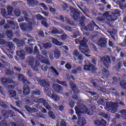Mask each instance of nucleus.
Listing matches in <instances>:
<instances>
[{
  "label": "nucleus",
  "instance_id": "nucleus-44",
  "mask_svg": "<svg viewBox=\"0 0 126 126\" xmlns=\"http://www.w3.org/2000/svg\"><path fill=\"white\" fill-rule=\"evenodd\" d=\"M10 95H11V97L13 98V97H15L16 96V92L13 90H9L8 91Z\"/></svg>",
  "mask_w": 126,
  "mask_h": 126
},
{
  "label": "nucleus",
  "instance_id": "nucleus-52",
  "mask_svg": "<svg viewBox=\"0 0 126 126\" xmlns=\"http://www.w3.org/2000/svg\"><path fill=\"white\" fill-rule=\"evenodd\" d=\"M88 27L89 28V30H90V31H93L94 29V26L92 24H89L88 25Z\"/></svg>",
  "mask_w": 126,
  "mask_h": 126
},
{
  "label": "nucleus",
  "instance_id": "nucleus-60",
  "mask_svg": "<svg viewBox=\"0 0 126 126\" xmlns=\"http://www.w3.org/2000/svg\"><path fill=\"white\" fill-rule=\"evenodd\" d=\"M56 109H59V111H63V109H64V107L63 106V105H60L59 106H58L56 105Z\"/></svg>",
  "mask_w": 126,
  "mask_h": 126
},
{
  "label": "nucleus",
  "instance_id": "nucleus-2",
  "mask_svg": "<svg viewBox=\"0 0 126 126\" xmlns=\"http://www.w3.org/2000/svg\"><path fill=\"white\" fill-rule=\"evenodd\" d=\"M71 12L73 13V15L72 16V17L74 20H78L79 19L80 25L82 27H84L85 25V20H86V17L85 16H82L81 17L80 16V12L78 11V10L72 7L70 8Z\"/></svg>",
  "mask_w": 126,
  "mask_h": 126
},
{
  "label": "nucleus",
  "instance_id": "nucleus-26",
  "mask_svg": "<svg viewBox=\"0 0 126 126\" xmlns=\"http://www.w3.org/2000/svg\"><path fill=\"white\" fill-rule=\"evenodd\" d=\"M1 114L3 115L5 119H8V117H9V114H10V112L7 111L5 110H2L1 111Z\"/></svg>",
  "mask_w": 126,
  "mask_h": 126
},
{
  "label": "nucleus",
  "instance_id": "nucleus-17",
  "mask_svg": "<svg viewBox=\"0 0 126 126\" xmlns=\"http://www.w3.org/2000/svg\"><path fill=\"white\" fill-rule=\"evenodd\" d=\"M17 55L19 57L20 59L21 60H24L25 59V51L23 50H20V51H17Z\"/></svg>",
  "mask_w": 126,
  "mask_h": 126
},
{
  "label": "nucleus",
  "instance_id": "nucleus-51",
  "mask_svg": "<svg viewBox=\"0 0 126 126\" xmlns=\"http://www.w3.org/2000/svg\"><path fill=\"white\" fill-rule=\"evenodd\" d=\"M33 53H34V54H35L36 55H39V53L40 52H39V50H38V46H35L34 47V50H33Z\"/></svg>",
  "mask_w": 126,
  "mask_h": 126
},
{
  "label": "nucleus",
  "instance_id": "nucleus-64",
  "mask_svg": "<svg viewBox=\"0 0 126 126\" xmlns=\"http://www.w3.org/2000/svg\"><path fill=\"white\" fill-rule=\"evenodd\" d=\"M23 82V83L24 84H30V82L28 81L27 79H24L22 81Z\"/></svg>",
  "mask_w": 126,
  "mask_h": 126
},
{
  "label": "nucleus",
  "instance_id": "nucleus-31",
  "mask_svg": "<svg viewBox=\"0 0 126 126\" xmlns=\"http://www.w3.org/2000/svg\"><path fill=\"white\" fill-rule=\"evenodd\" d=\"M1 13L3 16V17H4L5 18H6L7 17L8 14L6 13V10L5 8L1 9Z\"/></svg>",
  "mask_w": 126,
  "mask_h": 126
},
{
  "label": "nucleus",
  "instance_id": "nucleus-30",
  "mask_svg": "<svg viewBox=\"0 0 126 126\" xmlns=\"http://www.w3.org/2000/svg\"><path fill=\"white\" fill-rule=\"evenodd\" d=\"M25 108L29 113H32V112L36 111V108H31L30 106H25Z\"/></svg>",
  "mask_w": 126,
  "mask_h": 126
},
{
  "label": "nucleus",
  "instance_id": "nucleus-41",
  "mask_svg": "<svg viewBox=\"0 0 126 126\" xmlns=\"http://www.w3.org/2000/svg\"><path fill=\"white\" fill-rule=\"evenodd\" d=\"M51 97L54 100V101H59L60 100V97H59V96H58L57 95V94H53L52 95H51Z\"/></svg>",
  "mask_w": 126,
  "mask_h": 126
},
{
  "label": "nucleus",
  "instance_id": "nucleus-42",
  "mask_svg": "<svg viewBox=\"0 0 126 126\" xmlns=\"http://www.w3.org/2000/svg\"><path fill=\"white\" fill-rule=\"evenodd\" d=\"M13 110H15L16 112H18L20 114V115H22V116L23 117V118H25V115H24V113H23L22 112L20 111V110H18L17 108L14 107V106L11 107Z\"/></svg>",
  "mask_w": 126,
  "mask_h": 126
},
{
  "label": "nucleus",
  "instance_id": "nucleus-24",
  "mask_svg": "<svg viewBox=\"0 0 126 126\" xmlns=\"http://www.w3.org/2000/svg\"><path fill=\"white\" fill-rule=\"evenodd\" d=\"M6 47L8 48V51H12V49H13V47H14V45H13V43L12 42H7L6 43Z\"/></svg>",
  "mask_w": 126,
  "mask_h": 126
},
{
  "label": "nucleus",
  "instance_id": "nucleus-38",
  "mask_svg": "<svg viewBox=\"0 0 126 126\" xmlns=\"http://www.w3.org/2000/svg\"><path fill=\"white\" fill-rule=\"evenodd\" d=\"M120 113L122 116V118L124 119V120H126V109H123L120 111Z\"/></svg>",
  "mask_w": 126,
  "mask_h": 126
},
{
  "label": "nucleus",
  "instance_id": "nucleus-36",
  "mask_svg": "<svg viewBox=\"0 0 126 126\" xmlns=\"http://www.w3.org/2000/svg\"><path fill=\"white\" fill-rule=\"evenodd\" d=\"M109 17H110V19H109L110 21H116V20L118 19V16H116V14L110 15Z\"/></svg>",
  "mask_w": 126,
  "mask_h": 126
},
{
  "label": "nucleus",
  "instance_id": "nucleus-58",
  "mask_svg": "<svg viewBox=\"0 0 126 126\" xmlns=\"http://www.w3.org/2000/svg\"><path fill=\"white\" fill-rule=\"evenodd\" d=\"M36 17L38 20H42V19H44V17L40 14L36 15Z\"/></svg>",
  "mask_w": 126,
  "mask_h": 126
},
{
  "label": "nucleus",
  "instance_id": "nucleus-59",
  "mask_svg": "<svg viewBox=\"0 0 126 126\" xmlns=\"http://www.w3.org/2000/svg\"><path fill=\"white\" fill-rule=\"evenodd\" d=\"M0 106L2 108H6L7 106L3 101H0Z\"/></svg>",
  "mask_w": 126,
  "mask_h": 126
},
{
  "label": "nucleus",
  "instance_id": "nucleus-11",
  "mask_svg": "<svg viewBox=\"0 0 126 126\" xmlns=\"http://www.w3.org/2000/svg\"><path fill=\"white\" fill-rule=\"evenodd\" d=\"M97 44L101 48H106L107 47V38L101 37L98 40Z\"/></svg>",
  "mask_w": 126,
  "mask_h": 126
},
{
  "label": "nucleus",
  "instance_id": "nucleus-14",
  "mask_svg": "<svg viewBox=\"0 0 126 126\" xmlns=\"http://www.w3.org/2000/svg\"><path fill=\"white\" fill-rule=\"evenodd\" d=\"M52 87L54 91L57 92V93H61V92L63 91V87L62 86L54 84L53 85Z\"/></svg>",
  "mask_w": 126,
  "mask_h": 126
},
{
  "label": "nucleus",
  "instance_id": "nucleus-23",
  "mask_svg": "<svg viewBox=\"0 0 126 126\" xmlns=\"http://www.w3.org/2000/svg\"><path fill=\"white\" fill-rule=\"evenodd\" d=\"M6 8L8 15H9L10 16L12 15V12H13V9H14L13 7H12V6L9 5L7 6Z\"/></svg>",
  "mask_w": 126,
  "mask_h": 126
},
{
  "label": "nucleus",
  "instance_id": "nucleus-5",
  "mask_svg": "<svg viewBox=\"0 0 126 126\" xmlns=\"http://www.w3.org/2000/svg\"><path fill=\"white\" fill-rule=\"evenodd\" d=\"M33 23L29 22L28 24L26 23L20 24V27L23 31H27V30H33Z\"/></svg>",
  "mask_w": 126,
  "mask_h": 126
},
{
  "label": "nucleus",
  "instance_id": "nucleus-35",
  "mask_svg": "<svg viewBox=\"0 0 126 126\" xmlns=\"http://www.w3.org/2000/svg\"><path fill=\"white\" fill-rule=\"evenodd\" d=\"M50 69H51V72H54L57 75V76H59V75H60L59 72L57 71V69H56V68H55L54 66H51L50 67Z\"/></svg>",
  "mask_w": 126,
  "mask_h": 126
},
{
  "label": "nucleus",
  "instance_id": "nucleus-27",
  "mask_svg": "<svg viewBox=\"0 0 126 126\" xmlns=\"http://www.w3.org/2000/svg\"><path fill=\"white\" fill-rule=\"evenodd\" d=\"M77 124L79 126H84L85 125H86V120L81 119L77 122Z\"/></svg>",
  "mask_w": 126,
  "mask_h": 126
},
{
  "label": "nucleus",
  "instance_id": "nucleus-54",
  "mask_svg": "<svg viewBox=\"0 0 126 126\" xmlns=\"http://www.w3.org/2000/svg\"><path fill=\"white\" fill-rule=\"evenodd\" d=\"M51 33H52V34H59L60 32L59 31V30H58V29L55 28L52 30V31H51Z\"/></svg>",
  "mask_w": 126,
  "mask_h": 126
},
{
  "label": "nucleus",
  "instance_id": "nucleus-18",
  "mask_svg": "<svg viewBox=\"0 0 126 126\" xmlns=\"http://www.w3.org/2000/svg\"><path fill=\"white\" fill-rule=\"evenodd\" d=\"M23 94L25 96H27V95H29L30 94V88H29V86L27 85H25L23 87Z\"/></svg>",
  "mask_w": 126,
  "mask_h": 126
},
{
  "label": "nucleus",
  "instance_id": "nucleus-28",
  "mask_svg": "<svg viewBox=\"0 0 126 126\" xmlns=\"http://www.w3.org/2000/svg\"><path fill=\"white\" fill-rule=\"evenodd\" d=\"M52 43L54 44V45H57V46H62L63 45V42L59 41V40L56 38L52 39Z\"/></svg>",
  "mask_w": 126,
  "mask_h": 126
},
{
  "label": "nucleus",
  "instance_id": "nucleus-62",
  "mask_svg": "<svg viewBox=\"0 0 126 126\" xmlns=\"http://www.w3.org/2000/svg\"><path fill=\"white\" fill-rule=\"evenodd\" d=\"M65 67H66V68L67 69H71V65H70V64L67 63H66V64L65 65Z\"/></svg>",
  "mask_w": 126,
  "mask_h": 126
},
{
  "label": "nucleus",
  "instance_id": "nucleus-13",
  "mask_svg": "<svg viewBox=\"0 0 126 126\" xmlns=\"http://www.w3.org/2000/svg\"><path fill=\"white\" fill-rule=\"evenodd\" d=\"M79 50L82 53V54H84L86 57L89 58V57H91V55L88 54L89 53V50L88 49V46L87 47H83L81 46L79 47Z\"/></svg>",
  "mask_w": 126,
  "mask_h": 126
},
{
  "label": "nucleus",
  "instance_id": "nucleus-57",
  "mask_svg": "<svg viewBox=\"0 0 126 126\" xmlns=\"http://www.w3.org/2000/svg\"><path fill=\"white\" fill-rule=\"evenodd\" d=\"M41 69L43 71H47V70H48V66H45V65H41Z\"/></svg>",
  "mask_w": 126,
  "mask_h": 126
},
{
  "label": "nucleus",
  "instance_id": "nucleus-63",
  "mask_svg": "<svg viewBox=\"0 0 126 126\" xmlns=\"http://www.w3.org/2000/svg\"><path fill=\"white\" fill-rule=\"evenodd\" d=\"M66 38H67V35H66V34H63L61 36V39H62L63 41H64Z\"/></svg>",
  "mask_w": 126,
  "mask_h": 126
},
{
  "label": "nucleus",
  "instance_id": "nucleus-16",
  "mask_svg": "<svg viewBox=\"0 0 126 126\" xmlns=\"http://www.w3.org/2000/svg\"><path fill=\"white\" fill-rule=\"evenodd\" d=\"M70 86L74 93L76 94L79 93V91H78V88L76 87V85L73 82H70Z\"/></svg>",
  "mask_w": 126,
  "mask_h": 126
},
{
  "label": "nucleus",
  "instance_id": "nucleus-1",
  "mask_svg": "<svg viewBox=\"0 0 126 126\" xmlns=\"http://www.w3.org/2000/svg\"><path fill=\"white\" fill-rule=\"evenodd\" d=\"M89 110L85 105L83 107L76 106L75 107V110L78 118L81 116V114H84L85 112L89 116H92V115L94 114L95 110H96V106L94 105L91 104Z\"/></svg>",
  "mask_w": 126,
  "mask_h": 126
},
{
  "label": "nucleus",
  "instance_id": "nucleus-10",
  "mask_svg": "<svg viewBox=\"0 0 126 126\" xmlns=\"http://www.w3.org/2000/svg\"><path fill=\"white\" fill-rule=\"evenodd\" d=\"M37 82L39 83L41 86L45 88V90H49V88L48 87H50V84L45 79H38Z\"/></svg>",
  "mask_w": 126,
  "mask_h": 126
},
{
  "label": "nucleus",
  "instance_id": "nucleus-61",
  "mask_svg": "<svg viewBox=\"0 0 126 126\" xmlns=\"http://www.w3.org/2000/svg\"><path fill=\"white\" fill-rule=\"evenodd\" d=\"M112 79L113 80V83L114 84H115V83H117L118 81H119V79H118V78H117L116 77H113Z\"/></svg>",
  "mask_w": 126,
  "mask_h": 126
},
{
  "label": "nucleus",
  "instance_id": "nucleus-7",
  "mask_svg": "<svg viewBox=\"0 0 126 126\" xmlns=\"http://www.w3.org/2000/svg\"><path fill=\"white\" fill-rule=\"evenodd\" d=\"M100 60L103 63L106 68H109L110 63H111V58L109 56H105L100 58Z\"/></svg>",
  "mask_w": 126,
  "mask_h": 126
},
{
  "label": "nucleus",
  "instance_id": "nucleus-4",
  "mask_svg": "<svg viewBox=\"0 0 126 126\" xmlns=\"http://www.w3.org/2000/svg\"><path fill=\"white\" fill-rule=\"evenodd\" d=\"M28 63L30 65H31L32 68L35 70V71H38L39 69H38V66L40 65V63L38 61L35 62V64L34 65V62L35 60H34V57L31 56L28 58Z\"/></svg>",
  "mask_w": 126,
  "mask_h": 126
},
{
  "label": "nucleus",
  "instance_id": "nucleus-3",
  "mask_svg": "<svg viewBox=\"0 0 126 126\" xmlns=\"http://www.w3.org/2000/svg\"><path fill=\"white\" fill-rule=\"evenodd\" d=\"M119 103L107 101L106 102L105 109L106 111H111L112 113H116L118 111Z\"/></svg>",
  "mask_w": 126,
  "mask_h": 126
},
{
  "label": "nucleus",
  "instance_id": "nucleus-22",
  "mask_svg": "<svg viewBox=\"0 0 126 126\" xmlns=\"http://www.w3.org/2000/svg\"><path fill=\"white\" fill-rule=\"evenodd\" d=\"M8 24H9V25H11L13 29H18V28H19L18 27V25H17V24L14 23V22L12 21H8Z\"/></svg>",
  "mask_w": 126,
  "mask_h": 126
},
{
  "label": "nucleus",
  "instance_id": "nucleus-55",
  "mask_svg": "<svg viewBox=\"0 0 126 126\" xmlns=\"http://www.w3.org/2000/svg\"><path fill=\"white\" fill-rule=\"evenodd\" d=\"M56 19H60V20H61L62 22H64V18H63V16L60 15V17H55Z\"/></svg>",
  "mask_w": 126,
  "mask_h": 126
},
{
  "label": "nucleus",
  "instance_id": "nucleus-56",
  "mask_svg": "<svg viewBox=\"0 0 126 126\" xmlns=\"http://www.w3.org/2000/svg\"><path fill=\"white\" fill-rule=\"evenodd\" d=\"M99 116H101V117H103V118H104L105 119H108V114L104 112L100 113Z\"/></svg>",
  "mask_w": 126,
  "mask_h": 126
},
{
  "label": "nucleus",
  "instance_id": "nucleus-25",
  "mask_svg": "<svg viewBox=\"0 0 126 126\" xmlns=\"http://www.w3.org/2000/svg\"><path fill=\"white\" fill-rule=\"evenodd\" d=\"M5 34L7 36V38H8V39H12V37H13V32H12V31L8 30L6 31Z\"/></svg>",
  "mask_w": 126,
  "mask_h": 126
},
{
  "label": "nucleus",
  "instance_id": "nucleus-47",
  "mask_svg": "<svg viewBox=\"0 0 126 126\" xmlns=\"http://www.w3.org/2000/svg\"><path fill=\"white\" fill-rule=\"evenodd\" d=\"M0 125L2 126H10V125L9 123H6V121L5 120H3L1 121Z\"/></svg>",
  "mask_w": 126,
  "mask_h": 126
},
{
  "label": "nucleus",
  "instance_id": "nucleus-37",
  "mask_svg": "<svg viewBox=\"0 0 126 126\" xmlns=\"http://www.w3.org/2000/svg\"><path fill=\"white\" fill-rule=\"evenodd\" d=\"M122 66H123V63H122V62H119L115 66V68L117 69V70H118V71H119V70H120V69H121V67H122Z\"/></svg>",
  "mask_w": 126,
  "mask_h": 126
},
{
  "label": "nucleus",
  "instance_id": "nucleus-33",
  "mask_svg": "<svg viewBox=\"0 0 126 126\" xmlns=\"http://www.w3.org/2000/svg\"><path fill=\"white\" fill-rule=\"evenodd\" d=\"M6 75H13L14 74V71L13 70L11 71L9 69H6L5 71Z\"/></svg>",
  "mask_w": 126,
  "mask_h": 126
},
{
  "label": "nucleus",
  "instance_id": "nucleus-34",
  "mask_svg": "<svg viewBox=\"0 0 126 126\" xmlns=\"http://www.w3.org/2000/svg\"><path fill=\"white\" fill-rule=\"evenodd\" d=\"M57 83L62 85V86H64L65 87H67V84L66 83V81H61L59 80H56Z\"/></svg>",
  "mask_w": 126,
  "mask_h": 126
},
{
  "label": "nucleus",
  "instance_id": "nucleus-53",
  "mask_svg": "<svg viewBox=\"0 0 126 126\" xmlns=\"http://www.w3.org/2000/svg\"><path fill=\"white\" fill-rule=\"evenodd\" d=\"M41 24L46 28L49 27V25L48 24V23H47V21L45 20H43L41 21Z\"/></svg>",
  "mask_w": 126,
  "mask_h": 126
},
{
  "label": "nucleus",
  "instance_id": "nucleus-50",
  "mask_svg": "<svg viewBox=\"0 0 126 126\" xmlns=\"http://www.w3.org/2000/svg\"><path fill=\"white\" fill-rule=\"evenodd\" d=\"M18 78L19 81H22L24 80L25 77H24L23 74H19Z\"/></svg>",
  "mask_w": 126,
  "mask_h": 126
},
{
  "label": "nucleus",
  "instance_id": "nucleus-9",
  "mask_svg": "<svg viewBox=\"0 0 126 126\" xmlns=\"http://www.w3.org/2000/svg\"><path fill=\"white\" fill-rule=\"evenodd\" d=\"M84 69L89 71L92 70V73H96V71L98 69L93 64L90 63L89 64H86L84 66Z\"/></svg>",
  "mask_w": 126,
  "mask_h": 126
},
{
  "label": "nucleus",
  "instance_id": "nucleus-8",
  "mask_svg": "<svg viewBox=\"0 0 126 126\" xmlns=\"http://www.w3.org/2000/svg\"><path fill=\"white\" fill-rule=\"evenodd\" d=\"M0 81L3 85H6V84H15L16 85H18L17 83L13 81L12 79H7V78H1Z\"/></svg>",
  "mask_w": 126,
  "mask_h": 126
},
{
  "label": "nucleus",
  "instance_id": "nucleus-40",
  "mask_svg": "<svg viewBox=\"0 0 126 126\" xmlns=\"http://www.w3.org/2000/svg\"><path fill=\"white\" fill-rule=\"evenodd\" d=\"M65 21L68 23L70 25H71V26H74V22L73 21H71L70 19H68V18H65Z\"/></svg>",
  "mask_w": 126,
  "mask_h": 126
},
{
  "label": "nucleus",
  "instance_id": "nucleus-48",
  "mask_svg": "<svg viewBox=\"0 0 126 126\" xmlns=\"http://www.w3.org/2000/svg\"><path fill=\"white\" fill-rule=\"evenodd\" d=\"M26 52L28 54H32V53H33V50L30 47H26Z\"/></svg>",
  "mask_w": 126,
  "mask_h": 126
},
{
  "label": "nucleus",
  "instance_id": "nucleus-32",
  "mask_svg": "<svg viewBox=\"0 0 126 126\" xmlns=\"http://www.w3.org/2000/svg\"><path fill=\"white\" fill-rule=\"evenodd\" d=\"M41 94V91L38 89H36L35 91H32V95H39Z\"/></svg>",
  "mask_w": 126,
  "mask_h": 126
},
{
  "label": "nucleus",
  "instance_id": "nucleus-39",
  "mask_svg": "<svg viewBox=\"0 0 126 126\" xmlns=\"http://www.w3.org/2000/svg\"><path fill=\"white\" fill-rule=\"evenodd\" d=\"M43 47L45 49H51L52 48V44L47 42L43 44Z\"/></svg>",
  "mask_w": 126,
  "mask_h": 126
},
{
  "label": "nucleus",
  "instance_id": "nucleus-21",
  "mask_svg": "<svg viewBox=\"0 0 126 126\" xmlns=\"http://www.w3.org/2000/svg\"><path fill=\"white\" fill-rule=\"evenodd\" d=\"M28 4L29 6L31 7V6H34V5H37L38 4V1H35V0H27Z\"/></svg>",
  "mask_w": 126,
  "mask_h": 126
},
{
  "label": "nucleus",
  "instance_id": "nucleus-20",
  "mask_svg": "<svg viewBox=\"0 0 126 126\" xmlns=\"http://www.w3.org/2000/svg\"><path fill=\"white\" fill-rule=\"evenodd\" d=\"M74 55L75 57H77V59L78 60H79V61H83V56L82 54H79L78 50H75L74 51Z\"/></svg>",
  "mask_w": 126,
  "mask_h": 126
},
{
  "label": "nucleus",
  "instance_id": "nucleus-15",
  "mask_svg": "<svg viewBox=\"0 0 126 126\" xmlns=\"http://www.w3.org/2000/svg\"><path fill=\"white\" fill-rule=\"evenodd\" d=\"M94 124L96 126H107V122H106V121H105L104 119H101L100 121L95 120L94 121Z\"/></svg>",
  "mask_w": 126,
  "mask_h": 126
},
{
  "label": "nucleus",
  "instance_id": "nucleus-12",
  "mask_svg": "<svg viewBox=\"0 0 126 126\" xmlns=\"http://www.w3.org/2000/svg\"><path fill=\"white\" fill-rule=\"evenodd\" d=\"M38 103H40L41 104H43V106L47 109V110H49L51 109V106L48 104V102L44 99V98H39L38 100Z\"/></svg>",
  "mask_w": 126,
  "mask_h": 126
},
{
  "label": "nucleus",
  "instance_id": "nucleus-6",
  "mask_svg": "<svg viewBox=\"0 0 126 126\" xmlns=\"http://www.w3.org/2000/svg\"><path fill=\"white\" fill-rule=\"evenodd\" d=\"M80 39H82V37H80L79 38H77L75 40L76 44H80V47H82L83 48H87V39L84 37L82 40H80Z\"/></svg>",
  "mask_w": 126,
  "mask_h": 126
},
{
  "label": "nucleus",
  "instance_id": "nucleus-43",
  "mask_svg": "<svg viewBox=\"0 0 126 126\" xmlns=\"http://www.w3.org/2000/svg\"><path fill=\"white\" fill-rule=\"evenodd\" d=\"M14 14L17 17L20 16L21 14V12L20 11V10L18 9H16L14 11Z\"/></svg>",
  "mask_w": 126,
  "mask_h": 126
},
{
  "label": "nucleus",
  "instance_id": "nucleus-46",
  "mask_svg": "<svg viewBox=\"0 0 126 126\" xmlns=\"http://www.w3.org/2000/svg\"><path fill=\"white\" fill-rule=\"evenodd\" d=\"M120 86H121L123 89L126 90V82H125L124 81H121L120 82Z\"/></svg>",
  "mask_w": 126,
  "mask_h": 126
},
{
  "label": "nucleus",
  "instance_id": "nucleus-19",
  "mask_svg": "<svg viewBox=\"0 0 126 126\" xmlns=\"http://www.w3.org/2000/svg\"><path fill=\"white\" fill-rule=\"evenodd\" d=\"M14 43H16L18 47H21V46H23L24 45V41L21 39H18L17 38H15L13 40Z\"/></svg>",
  "mask_w": 126,
  "mask_h": 126
},
{
  "label": "nucleus",
  "instance_id": "nucleus-49",
  "mask_svg": "<svg viewBox=\"0 0 126 126\" xmlns=\"http://www.w3.org/2000/svg\"><path fill=\"white\" fill-rule=\"evenodd\" d=\"M41 62L42 63H45V64H50V62L49 61V60L48 59H43L42 60H41Z\"/></svg>",
  "mask_w": 126,
  "mask_h": 126
},
{
  "label": "nucleus",
  "instance_id": "nucleus-29",
  "mask_svg": "<svg viewBox=\"0 0 126 126\" xmlns=\"http://www.w3.org/2000/svg\"><path fill=\"white\" fill-rule=\"evenodd\" d=\"M54 57L56 59H60V57H61V51L59 50H56L54 51Z\"/></svg>",
  "mask_w": 126,
  "mask_h": 126
},
{
  "label": "nucleus",
  "instance_id": "nucleus-45",
  "mask_svg": "<svg viewBox=\"0 0 126 126\" xmlns=\"http://www.w3.org/2000/svg\"><path fill=\"white\" fill-rule=\"evenodd\" d=\"M48 116L51 119H52V120H55V119H56V116H55V114H54V113L52 111H49L48 112Z\"/></svg>",
  "mask_w": 126,
  "mask_h": 126
}]
</instances>
